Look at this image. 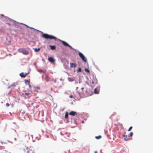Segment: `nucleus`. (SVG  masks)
Listing matches in <instances>:
<instances>
[{
  "mask_svg": "<svg viewBox=\"0 0 153 153\" xmlns=\"http://www.w3.org/2000/svg\"><path fill=\"white\" fill-rule=\"evenodd\" d=\"M50 47L51 48V49L52 50H55L56 49V47L55 45H49Z\"/></svg>",
  "mask_w": 153,
  "mask_h": 153,
  "instance_id": "obj_11",
  "label": "nucleus"
},
{
  "mask_svg": "<svg viewBox=\"0 0 153 153\" xmlns=\"http://www.w3.org/2000/svg\"><path fill=\"white\" fill-rule=\"evenodd\" d=\"M132 126H131L128 129V131H130L131 129H132Z\"/></svg>",
  "mask_w": 153,
  "mask_h": 153,
  "instance_id": "obj_20",
  "label": "nucleus"
},
{
  "mask_svg": "<svg viewBox=\"0 0 153 153\" xmlns=\"http://www.w3.org/2000/svg\"><path fill=\"white\" fill-rule=\"evenodd\" d=\"M25 81H26V82H28V83H30V82H29V80H25Z\"/></svg>",
  "mask_w": 153,
  "mask_h": 153,
  "instance_id": "obj_25",
  "label": "nucleus"
},
{
  "mask_svg": "<svg viewBox=\"0 0 153 153\" xmlns=\"http://www.w3.org/2000/svg\"><path fill=\"white\" fill-rule=\"evenodd\" d=\"M1 16H4V15L3 14L1 15Z\"/></svg>",
  "mask_w": 153,
  "mask_h": 153,
  "instance_id": "obj_29",
  "label": "nucleus"
},
{
  "mask_svg": "<svg viewBox=\"0 0 153 153\" xmlns=\"http://www.w3.org/2000/svg\"><path fill=\"white\" fill-rule=\"evenodd\" d=\"M28 85H29V87L30 88H31V85H30V83H28Z\"/></svg>",
  "mask_w": 153,
  "mask_h": 153,
  "instance_id": "obj_26",
  "label": "nucleus"
},
{
  "mask_svg": "<svg viewBox=\"0 0 153 153\" xmlns=\"http://www.w3.org/2000/svg\"><path fill=\"white\" fill-rule=\"evenodd\" d=\"M45 80L47 82L53 81L54 83L56 82V80L54 79L53 78H51L48 76H46L45 77Z\"/></svg>",
  "mask_w": 153,
  "mask_h": 153,
  "instance_id": "obj_2",
  "label": "nucleus"
},
{
  "mask_svg": "<svg viewBox=\"0 0 153 153\" xmlns=\"http://www.w3.org/2000/svg\"><path fill=\"white\" fill-rule=\"evenodd\" d=\"M27 153H35L33 149H29L27 152Z\"/></svg>",
  "mask_w": 153,
  "mask_h": 153,
  "instance_id": "obj_10",
  "label": "nucleus"
},
{
  "mask_svg": "<svg viewBox=\"0 0 153 153\" xmlns=\"http://www.w3.org/2000/svg\"><path fill=\"white\" fill-rule=\"evenodd\" d=\"M25 94L26 95L28 96L29 97H30L31 96L30 94V93L26 92L25 93Z\"/></svg>",
  "mask_w": 153,
  "mask_h": 153,
  "instance_id": "obj_17",
  "label": "nucleus"
},
{
  "mask_svg": "<svg viewBox=\"0 0 153 153\" xmlns=\"http://www.w3.org/2000/svg\"><path fill=\"white\" fill-rule=\"evenodd\" d=\"M20 52L25 55H27L29 54L28 51L24 48L21 49L20 50Z\"/></svg>",
  "mask_w": 153,
  "mask_h": 153,
  "instance_id": "obj_4",
  "label": "nucleus"
},
{
  "mask_svg": "<svg viewBox=\"0 0 153 153\" xmlns=\"http://www.w3.org/2000/svg\"><path fill=\"white\" fill-rule=\"evenodd\" d=\"M78 88V87H76V90H77V92H78V94H79V95H81L82 94H83V89H84V88H81V91H78L77 89Z\"/></svg>",
  "mask_w": 153,
  "mask_h": 153,
  "instance_id": "obj_5",
  "label": "nucleus"
},
{
  "mask_svg": "<svg viewBox=\"0 0 153 153\" xmlns=\"http://www.w3.org/2000/svg\"><path fill=\"white\" fill-rule=\"evenodd\" d=\"M71 98H73V96L72 95H71L69 96Z\"/></svg>",
  "mask_w": 153,
  "mask_h": 153,
  "instance_id": "obj_24",
  "label": "nucleus"
},
{
  "mask_svg": "<svg viewBox=\"0 0 153 153\" xmlns=\"http://www.w3.org/2000/svg\"><path fill=\"white\" fill-rule=\"evenodd\" d=\"M78 71L79 72H81V69L80 68H79Z\"/></svg>",
  "mask_w": 153,
  "mask_h": 153,
  "instance_id": "obj_21",
  "label": "nucleus"
},
{
  "mask_svg": "<svg viewBox=\"0 0 153 153\" xmlns=\"http://www.w3.org/2000/svg\"><path fill=\"white\" fill-rule=\"evenodd\" d=\"M92 83H94V82H93V81H92Z\"/></svg>",
  "mask_w": 153,
  "mask_h": 153,
  "instance_id": "obj_31",
  "label": "nucleus"
},
{
  "mask_svg": "<svg viewBox=\"0 0 153 153\" xmlns=\"http://www.w3.org/2000/svg\"><path fill=\"white\" fill-rule=\"evenodd\" d=\"M102 137L100 135L98 136H96L95 137L97 139H99L101 138Z\"/></svg>",
  "mask_w": 153,
  "mask_h": 153,
  "instance_id": "obj_18",
  "label": "nucleus"
},
{
  "mask_svg": "<svg viewBox=\"0 0 153 153\" xmlns=\"http://www.w3.org/2000/svg\"><path fill=\"white\" fill-rule=\"evenodd\" d=\"M79 55L83 62H87V59L82 53L79 52Z\"/></svg>",
  "mask_w": 153,
  "mask_h": 153,
  "instance_id": "obj_3",
  "label": "nucleus"
},
{
  "mask_svg": "<svg viewBox=\"0 0 153 153\" xmlns=\"http://www.w3.org/2000/svg\"><path fill=\"white\" fill-rule=\"evenodd\" d=\"M29 74V73H26L25 74H24L23 73H20L19 75L21 77L24 78L25 77Z\"/></svg>",
  "mask_w": 153,
  "mask_h": 153,
  "instance_id": "obj_6",
  "label": "nucleus"
},
{
  "mask_svg": "<svg viewBox=\"0 0 153 153\" xmlns=\"http://www.w3.org/2000/svg\"><path fill=\"white\" fill-rule=\"evenodd\" d=\"M124 140H125L126 141H127V139L126 138H125L124 139Z\"/></svg>",
  "mask_w": 153,
  "mask_h": 153,
  "instance_id": "obj_28",
  "label": "nucleus"
},
{
  "mask_svg": "<svg viewBox=\"0 0 153 153\" xmlns=\"http://www.w3.org/2000/svg\"><path fill=\"white\" fill-rule=\"evenodd\" d=\"M49 61L52 63H53L55 62V60L52 57H50L48 59Z\"/></svg>",
  "mask_w": 153,
  "mask_h": 153,
  "instance_id": "obj_7",
  "label": "nucleus"
},
{
  "mask_svg": "<svg viewBox=\"0 0 153 153\" xmlns=\"http://www.w3.org/2000/svg\"><path fill=\"white\" fill-rule=\"evenodd\" d=\"M6 106H7V107H8V106H9L10 105V104H9L8 103H7L6 104Z\"/></svg>",
  "mask_w": 153,
  "mask_h": 153,
  "instance_id": "obj_22",
  "label": "nucleus"
},
{
  "mask_svg": "<svg viewBox=\"0 0 153 153\" xmlns=\"http://www.w3.org/2000/svg\"><path fill=\"white\" fill-rule=\"evenodd\" d=\"M77 114L74 111H71L69 113V115H70L74 116L76 115Z\"/></svg>",
  "mask_w": 153,
  "mask_h": 153,
  "instance_id": "obj_9",
  "label": "nucleus"
},
{
  "mask_svg": "<svg viewBox=\"0 0 153 153\" xmlns=\"http://www.w3.org/2000/svg\"><path fill=\"white\" fill-rule=\"evenodd\" d=\"M89 91L88 90H86V91H85V92H86V93H87V92H88V91Z\"/></svg>",
  "mask_w": 153,
  "mask_h": 153,
  "instance_id": "obj_27",
  "label": "nucleus"
},
{
  "mask_svg": "<svg viewBox=\"0 0 153 153\" xmlns=\"http://www.w3.org/2000/svg\"><path fill=\"white\" fill-rule=\"evenodd\" d=\"M62 44L65 46H68L70 48L71 47V46L70 45L64 41H62Z\"/></svg>",
  "mask_w": 153,
  "mask_h": 153,
  "instance_id": "obj_8",
  "label": "nucleus"
},
{
  "mask_svg": "<svg viewBox=\"0 0 153 153\" xmlns=\"http://www.w3.org/2000/svg\"><path fill=\"white\" fill-rule=\"evenodd\" d=\"M42 36L43 38L46 39H54L55 40H56L57 39L56 37L52 35H49L46 33H43L42 35Z\"/></svg>",
  "mask_w": 153,
  "mask_h": 153,
  "instance_id": "obj_1",
  "label": "nucleus"
},
{
  "mask_svg": "<svg viewBox=\"0 0 153 153\" xmlns=\"http://www.w3.org/2000/svg\"><path fill=\"white\" fill-rule=\"evenodd\" d=\"M85 72H87V73H89L90 72V70L87 68H85Z\"/></svg>",
  "mask_w": 153,
  "mask_h": 153,
  "instance_id": "obj_16",
  "label": "nucleus"
},
{
  "mask_svg": "<svg viewBox=\"0 0 153 153\" xmlns=\"http://www.w3.org/2000/svg\"><path fill=\"white\" fill-rule=\"evenodd\" d=\"M89 95V94H88H88H87V95Z\"/></svg>",
  "mask_w": 153,
  "mask_h": 153,
  "instance_id": "obj_30",
  "label": "nucleus"
},
{
  "mask_svg": "<svg viewBox=\"0 0 153 153\" xmlns=\"http://www.w3.org/2000/svg\"><path fill=\"white\" fill-rule=\"evenodd\" d=\"M70 66H71V68H72H72H73V67L75 68L76 67V64L75 63H70Z\"/></svg>",
  "mask_w": 153,
  "mask_h": 153,
  "instance_id": "obj_12",
  "label": "nucleus"
},
{
  "mask_svg": "<svg viewBox=\"0 0 153 153\" xmlns=\"http://www.w3.org/2000/svg\"><path fill=\"white\" fill-rule=\"evenodd\" d=\"M95 153H97L96 152H95Z\"/></svg>",
  "mask_w": 153,
  "mask_h": 153,
  "instance_id": "obj_32",
  "label": "nucleus"
},
{
  "mask_svg": "<svg viewBox=\"0 0 153 153\" xmlns=\"http://www.w3.org/2000/svg\"><path fill=\"white\" fill-rule=\"evenodd\" d=\"M41 49L40 48H36L34 49V51L35 52H38Z\"/></svg>",
  "mask_w": 153,
  "mask_h": 153,
  "instance_id": "obj_13",
  "label": "nucleus"
},
{
  "mask_svg": "<svg viewBox=\"0 0 153 153\" xmlns=\"http://www.w3.org/2000/svg\"><path fill=\"white\" fill-rule=\"evenodd\" d=\"M133 133L132 132H131L130 134L129 137H131L133 136Z\"/></svg>",
  "mask_w": 153,
  "mask_h": 153,
  "instance_id": "obj_19",
  "label": "nucleus"
},
{
  "mask_svg": "<svg viewBox=\"0 0 153 153\" xmlns=\"http://www.w3.org/2000/svg\"><path fill=\"white\" fill-rule=\"evenodd\" d=\"M123 136L124 137H126V138H127V135H123Z\"/></svg>",
  "mask_w": 153,
  "mask_h": 153,
  "instance_id": "obj_23",
  "label": "nucleus"
},
{
  "mask_svg": "<svg viewBox=\"0 0 153 153\" xmlns=\"http://www.w3.org/2000/svg\"><path fill=\"white\" fill-rule=\"evenodd\" d=\"M68 112H66L65 114V118H67L68 117Z\"/></svg>",
  "mask_w": 153,
  "mask_h": 153,
  "instance_id": "obj_15",
  "label": "nucleus"
},
{
  "mask_svg": "<svg viewBox=\"0 0 153 153\" xmlns=\"http://www.w3.org/2000/svg\"><path fill=\"white\" fill-rule=\"evenodd\" d=\"M99 91L97 90L96 88L94 89V92L95 94H98L99 93Z\"/></svg>",
  "mask_w": 153,
  "mask_h": 153,
  "instance_id": "obj_14",
  "label": "nucleus"
}]
</instances>
